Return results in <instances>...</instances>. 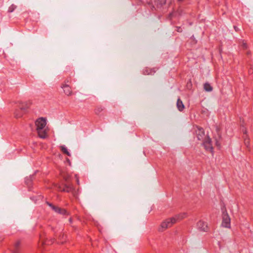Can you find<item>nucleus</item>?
<instances>
[{
	"mask_svg": "<svg viewBox=\"0 0 253 253\" xmlns=\"http://www.w3.org/2000/svg\"><path fill=\"white\" fill-rule=\"evenodd\" d=\"M24 113V111H20V108L17 109L14 111V116L16 118L21 117Z\"/></svg>",
	"mask_w": 253,
	"mask_h": 253,
	"instance_id": "obj_14",
	"label": "nucleus"
},
{
	"mask_svg": "<svg viewBox=\"0 0 253 253\" xmlns=\"http://www.w3.org/2000/svg\"><path fill=\"white\" fill-rule=\"evenodd\" d=\"M45 204L47 205H48L51 209V210L52 211H53L57 213L59 207L55 206L53 204H52V203H51L48 201H46Z\"/></svg>",
	"mask_w": 253,
	"mask_h": 253,
	"instance_id": "obj_15",
	"label": "nucleus"
},
{
	"mask_svg": "<svg viewBox=\"0 0 253 253\" xmlns=\"http://www.w3.org/2000/svg\"><path fill=\"white\" fill-rule=\"evenodd\" d=\"M57 213L63 215H69V212L65 209L58 208Z\"/></svg>",
	"mask_w": 253,
	"mask_h": 253,
	"instance_id": "obj_16",
	"label": "nucleus"
},
{
	"mask_svg": "<svg viewBox=\"0 0 253 253\" xmlns=\"http://www.w3.org/2000/svg\"><path fill=\"white\" fill-rule=\"evenodd\" d=\"M176 28L177 32H179V33H181L182 32V28L181 27L177 26V27H176Z\"/></svg>",
	"mask_w": 253,
	"mask_h": 253,
	"instance_id": "obj_24",
	"label": "nucleus"
},
{
	"mask_svg": "<svg viewBox=\"0 0 253 253\" xmlns=\"http://www.w3.org/2000/svg\"><path fill=\"white\" fill-rule=\"evenodd\" d=\"M242 46L244 49H246L248 48V45L246 42H243Z\"/></svg>",
	"mask_w": 253,
	"mask_h": 253,
	"instance_id": "obj_23",
	"label": "nucleus"
},
{
	"mask_svg": "<svg viewBox=\"0 0 253 253\" xmlns=\"http://www.w3.org/2000/svg\"><path fill=\"white\" fill-rule=\"evenodd\" d=\"M17 6L14 4H11L8 8V12L9 13L12 12L16 8Z\"/></svg>",
	"mask_w": 253,
	"mask_h": 253,
	"instance_id": "obj_22",
	"label": "nucleus"
},
{
	"mask_svg": "<svg viewBox=\"0 0 253 253\" xmlns=\"http://www.w3.org/2000/svg\"><path fill=\"white\" fill-rule=\"evenodd\" d=\"M234 29H235L236 32H239L240 30L236 26H234Z\"/></svg>",
	"mask_w": 253,
	"mask_h": 253,
	"instance_id": "obj_26",
	"label": "nucleus"
},
{
	"mask_svg": "<svg viewBox=\"0 0 253 253\" xmlns=\"http://www.w3.org/2000/svg\"><path fill=\"white\" fill-rule=\"evenodd\" d=\"M51 230H52V231H54V228L53 227H51Z\"/></svg>",
	"mask_w": 253,
	"mask_h": 253,
	"instance_id": "obj_36",
	"label": "nucleus"
},
{
	"mask_svg": "<svg viewBox=\"0 0 253 253\" xmlns=\"http://www.w3.org/2000/svg\"><path fill=\"white\" fill-rule=\"evenodd\" d=\"M36 126H37V129L44 128L46 125V119L43 118H41L36 121Z\"/></svg>",
	"mask_w": 253,
	"mask_h": 253,
	"instance_id": "obj_6",
	"label": "nucleus"
},
{
	"mask_svg": "<svg viewBox=\"0 0 253 253\" xmlns=\"http://www.w3.org/2000/svg\"><path fill=\"white\" fill-rule=\"evenodd\" d=\"M204 88L206 91L210 92L213 89V87L208 83H206L204 84Z\"/></svg>",
	"mask_w": 253,
	"mask_h": 253,
	"instance_id": "obj_18",
	"label": "nucleus"
},
{
	"mask_svg": "<svg viewBox=\"0 0 253 253\" xmlns=\"http://www.w3.org/2000/svg\"><path fill=\"white\" fill-rule=\"evenodd\" d=\"M243 131L244 134L245 135V136L247 135V130L246 128L243 129Z\"/></svg>",
	"mask_w": 253,
	"mask_h": 253,
	"instance_id": "obj_27",
	"label": "nucleus"
},
{
	"mask_svg": "<svg viewBox=\"0 0 253 253\" xmlns=\"http://www.w3.org/2000/svg\"><path fill=\"white\" fill-rule=\"evenodd\" d=\"M64 235L63 234L62 236L60 235L59 236V239H61V238L64 239Z\"/></svg>",
	"mask_w": 253,
	"mask_h": 253,
	"instance_id": "obj_30",
	"label": "nucleus"
},
{
	"mask_svg": "<svg viewBox=\"0 0 253 253\" xmlns=\"http://www.w3.org/2000/svg\"><path fill=\"white\" fill-rule=\"evenodd\" d=\"M250 54V51H248V52H247V55H249V54Z\"/></svg>",
	"mask_w": 253,
	"mask_h": 253,
	"instance_id": "obj_35",
	"label": "nucleus"
},
{
	"mask_svg": "<svg viewBox=\"0 0 253 253\" xmlns=\"http://www.w3.org/2000/svg\"><path fill=\"white\" fill-rule=\"evenodd\" d=\"M186 216L185 213H180L175 215L174 216L171 218H167L165 221L162 222L159 231L163 232L166 229L171 227L177 221L180 220Z\"/></svg>",
	"mask_w": 253,
	"mask_h": 253,
	"instance_id": "obj_1",
	"label": "nucleus"
},
{
	"mask_svg": "<svg viewBox=\"0 0 253 253\" xmlns=\"http://www.w3.org/2000/svg\"><path fill=\"white\" fill-rule=\"evenodd\" d=\"M215 145L219 148L220 147V143L218 140H216L215 142Z\"/></svg>",
	"mask_w": 253,
	"mask_h": 253,
	"instance_id": "obj_25",
	"label": "nucleus"
},
{
	"mask_svg": "<svg viewBox=\"0 0 253 253\" xmlns=\"http://www.w3.org/2000/svg\"><path fill=\"white\" fill-rule=\"evenodd\" d=\"M176 107L179 111L182 112L185 108V106L183 103L182 100L178 98L176 102Z\"/></svg>",
	"mask_w": 253,
	"mask_h": 253,
	"instance_id": "obj_10",
	"label": "nucleus"
},
{
	"mask_svg": "<svg viewBox=\"0 0 253 253\" xmlns=\"http://www.w3.org/2000/svg\"><path fill=\"white\" fill-rule=\"evenodd\" d=\"M60 149L61 151L64 153L66 154L68 156H71L70 153L68 151L67 149L64 145H62L60 146Z\"/></svg>",
	"mask_w": 253,
	"mask_h": 253,
	"instance_id": "obj_20",
	"label": "nucleus"
},
{
	"mask_svg": "<svg viewBox=\"0 0 253 253\" xmlns=\"http://www.w3.org/2000/svg\"><path fill=\"white\" fill-rule=\"evenodd\" d=\"M43 198V197L42 196V195H40V196H39V199H42Z\"/></svg>",
	"mask_w": 253,
	"mask_h": 253,
	"instance_id": "obj_33",
	"label": "nucleus"
},
{
	"mask_svg": "<svg viewBox=\"0 0 253 253\" xmlns=\"http://www.w3.org/2000/svg\"><path fill=\"white\" fill-rule=\"evenodd\" d=\"M249 73L250 74H252L253 73V69L251 68L249 70Z\"/></svg>",
	"mask_w": 253,
	"mask_h": 253,
	"instance_id": "obj_28",
	"label": "nucleus"
},
{
	"mask_svg": "<svg viewBox=\"0 0 253 253\" xmlns=\"http://www.w3.org/2000/svg\"><path fill=\"white\" fill-rule=\"evenodd\" d=\"M61 87L63 88L65 94L68 96H70L72 94L71 87L69 84H63L61 85Z\"/></svg>",
	"mask_w": 253,
	"mask_h": 253,
	"instance_id": "obj_8",
	"label": "nucleus"
},
{
	"mask_svg": "<svg viewBox=\"0 0 253 253\" xmlns=\"http://www.w3.org/2000/svg\"><path fill=\"white\" fill-rule=\"evenodd\" d=\"M65 242V240L64 241H61L60 243L63 244Z\"/></svg>",
	"mask_w": 253,
	"mask_h": 253,
	"instance_id": "obj_34",
	"label": "nucleus"
},
{
	"mask_svg": "<svg viewBox=\"0 0 253 253\" xmlns=\"http://www.w3.org/2000/svg\"><path fill=\"white\" fill-rule=\"evenodd\" d=\"M197 226L198 229H199L201 231H208V226L207 223L206 222L200 220L197 222Z\"/></svg>",
	"mask_w": 253,
	"mask_h": 253,
	"instance_id": "obj_7",
	"label": "nucleus"
},
{
	"mask_svg": "<svg viewBox=\"0 0 253 253\" xmlns=\"http://www.w3.org/2000/svg\"><path fill=\"white\" fill-rule=\"evenodd\" d=\"M37 132L38 133V135L40 138H45L47 136V133L45 129L43 128H42L41 129H37Z\"/></svg>",
	"mask_w": 253,
	"mask_h": 253,
	"instance_id": "obj_12",
	"label": "nucleus"
},
{
	"mask_svg": "<svg viewBox=\"0 0 253 253\" xmlns=\"http://www.w3.org/2000/svg\"><path fill=\"white\" fill-rule=\"evenodd\" d=\"M166 0H162L161 1V4H165L166 3Z\"/></svg>",
	"mask_w": 253,
	"mask_h": 253,
	"instance_id": "obj_29",
	"label": "nucleus"
},
{
	"mask_svg": "<svg viewBox=\"0 0 253 253\" xmlns=\"http://www.w3.org/2000/svg\"><path fill=\"white\" fill-rule=\"evenodd\" d=\"M69 82V81L68 80H65V81L64 84H67V83H68Z\"/></svg>",
	"mask_w": 253,
	"mask_h": 253,
	"instance_id": "obj_32",
	"label": "nucleus"
},
{
	"mask_svg": "<svg viewBox=\"0 0 253 253\" xmlns=\"http://www.w3.org/2000/svg\"><path fill=\"white\" fill-rule=\"evenodd\" d=\"M222 211V226L226 228H230V218L228 215L226 207L224 206L221 208Z\"/></svg>",
	"mask_w": 253,
	"mask_h": 253,
	"instance_id": "obj_2",
	"label": "nucleus"
},
{
	"mask_svg": "<svg viewBox=\"0 0 253 253\" xmlns=\"http://www.w3.org/2000/svg\"><path fill=\"white\" fill-rule=\"evenodd\" d=\"M104 109V108L101 106H97L94 109L95 114L99 115Z\"/></svg>",
	"mask_w": 253,
	"mask_h": 253,
	"instance_id": "obj_19",
	"label": "nucleus"
},
{
	"mask_svg": "<svg viewBox=\"0 0 253 253\" xmlns=\"http://www.w3.org/2000/svg\"><path fill=\"white\" fill-rule=\"evenodd\" d=\"M156 71L154 69H150L147 67L144 68L142 71L143 74L145 75H152Z\"/></svg>",
	"mask_w": 253,
	"mask_h": 253,
	"instance_id": "obj_11",
	"label": "nucleus"
},
{
	"mask_svg": "<svg viewBox=\"0 0 253 253\" xmlns=\"http://www.w3.org/2000/svg\"><path fill=\"white\" fill-rule=\"evenodd\" d=\"M212 141L209 136H207L206 139L204 140L202 142V145L206 151H208L213 154V148L212 145Z\"/></svg>",
	"mask_w": 253,
	"mask_h": 253,
	"instance_id": "obj_3",
	"label": "nucleus"
},
{
	"mask_svg": "<svg viewBox=\"0 0 253 253\" xmlns=\"http://www.w3.org/2000/svg\"><path fill=\"white\" fill-rule=\"evenodd\" d=\"M18 103L19 104L18 106L20 108V111L24 112L28 109L32 104V101L31 100H28L25 102L19 101Z\"/></svg>",
	"mask_w": 253,
	"mask_h": 253,
	"instance_id": "obj_5",
	"label": "nucleus"
},
{
	"mask_svg": "<svg viewBox=\"0 0 253 253\" xmlns=\"http://www.w3.org/2000/svg\"><path fill=\"white\" fill-rule=\"evenodd\" d=\"M32 177L31 176L27 177L25 178V183L28 186H29L32 184Z\"/></svg>",
	"mask_w": 253,
	"mask_h": 253,
	"instance_id": "obj_21",
	"label": "nucleus"
},
{
	"mask_svg": "<svg viewBox=\"0 0 253 253\" xmlns=\"http://www.w3.org/2000/svg\"><path fill=\"white\" fill-rule=\"evenodd\" d=\"M59 190L61 191L70 192L73 190V187L71 184H65L63 188L59 187Z\"/></svg>",
	"mask_w": 253,
	"mask_h": 253,
	"instance_id": "obj_9",
	"label": "nucleus"
},
{
	"mask_svg": "<svg viewBox=\"0 0 253 253\" xmlns=\"http://www.w3.org/2000/svg\"><path fill=\"white\" fill-rule=\"evenodd\" d=\"M69 222H70V223H72L73 220H72V218H69Z\"/></svg>",
	"mask_w": 253,
	"mask_h": 253,
	"instance_id": "obj_31",
	"label": "nucleus"
},
{
	"mask_svg": "<svg viewBox=\"0 0 253 253\" xmlns=\"http://www.w3.org/2000/svg\"><path fill=\"white\" fill-rule=\"evenodd\" d=\"M21 243L20 241H18L16 242L14 245L13 253H20V247Z\"/></svg>",
	"mask_w": 253,
	"mask_h": 253,
	"instance_id": "obj_13",
	"label": "nucleus"
},
{
	"mask_svg": "<svg viewBox=\"0 0 253 253\" xmlns=\"http://www.w3.org/2000/svg\"><path fill=\"white\" fill-rule=\"evenodd\" d=\"M197 129L195 130V133L197 139L199 141H203L206 139L204 129L202 127L196 126Z\"/></svg>",
	"mask_w": 253,
	"mask_h": 253,
	"instance_id": "obj_4",
	"label": "nucleus"
},
{
	"mask_svg": "<svg viewBox=\"0 0 253 253\" xmlns=\"http://www.w3.org/2000/svg\"><path fill=\"white\" fill-rule=\"evenodd\" d=\"M243 137H244V144H245V145H246V146L247 147V148L248 149V150L250 151V139H249V138L248 137V136H247V135L244 136H243Z\"/></svg>",
	"mask_w": 253,
	"mask_h": 253,
	"instance_id": "obj_17",
	"label": "nucleus"
}]
</instances>
